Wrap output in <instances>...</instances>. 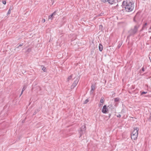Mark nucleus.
Here are the masks:
<instances>
[{
	"label": "nucleus",
	"mask_w": 151,
	"mask_h": 151,
	"mask_svg": "<svg viewBox=\"0 0 151 151\" xmlns=\"http://www.w3.org/2000/svg\"><path fill=\"white\" fill-rule=\"evenodd\" d=\"M79 81V79L76 78L74 81L73 83L71 86L72 88H73L77 85Z\"/></svg>",
	"instance_id": "423d86ee"
},
{
	"label": "nucleus",
	"mask_w": 151,
	"mask_h": 151,
	"mask_svg": "<svg viewBox=\"0 0 151 151\" xmlns=\"http://www.w3.org/2000/svg\"><path fill=\"white\" fill-rule=\"evenodd\" d=\"M149 120L151 122V113L150 114Z\"/></svg>",
	"instance_id": "5701e85b"
},
{
	"label": "nucleus",
	"mask_w": 151,
	"mask_h": 151,
	"mask_svg": "<svg viewBox=\"0 0 151 151\" xmlns=\"http://www.w3.org/2000/svg\"><path fill=\"white\" fill-rule=\"evenodd\" d=\"M56 11H55L53 13H52L51 15L49 16L48 19H51V20H52V19L53 17V16L56 14Z\"/></svg>",
	"instance_id": "1a4fd4ad"
},
{
	"label": "nucleus",
	"mask_w": 151,
	"mask_h": 151,
	"mask_svg": "<svg viewBox=\"0 0 151 151\" xmlns=\"http://www.w3.org/2000/svg\"><path fill=\"white\" fill-rule=\"evenodd\" d=\"M121 115L120 114H118L117 116V117H121Z\"/></svg>",
	"instance_id": "cd10ccee"
},
{
	"label": "nucleus",
	"mask_w": 151,
	"mask_h": 151,
	"mask_svg": "<svg viewBox=\"0 0 151 151\" xmlns=\"http://www.w3.org/2000/svg\"><path fill=\"white\" fill-rule=\"evenodd\" d=\"M111 115L110 114L109 115V117H110V116Z\"/></svg>",
	"instance_id": "c9c22d12"
},
{
	"label": "nucleus",
	"mask_w": 151,
	"mask_h": 151,
	"mask_svg": "<svg viewBox=\"0 0 151 151\" xmlns=\"http://www.w3.org/2000/svg\"><path fill=\"white\" fill-rule=\"evenodd\" d=\"M122 43H123V42L122 41L119 42V44L117 47L118 48H120L121 46L122 45Z\"/></svg>",
	"instance_id": "f8f14e48"
},
{
	"label": "nucleus",
	"mask_w": 151,
	"mask_h": 151,
	"mask_svg": "<svg viewBox=\"0 0 151 151\" xmlns=\"http://www.w3.org/2000/svg\"><path fill=\"white\" fill-rule=\"evenodd\" d=\"M147 93V92H142L141 93V95H143L144 94H146Z\"/></svg>",
	"instance_id": "4be33fe9"
},
{
	"label": "nucleus",
	"mask_w": 151,
	"mask_h": 151,
	"mask_svg": "<svg viewBox=\"0 0 151 151\" xmlns=\"http://www.w3.org/2000/svg\"><path fill=\"white\" fill-rule=\"evenodd\" d=\"M102 105H103V104H99V107H101V106H102Z\"/></svg>",
	"instance_id": "7c9ffc66"
},
{
	"label": "nucleus",
	"mask_w": 151,
	"mask_h": 151,
	"mask_svg": "<svg viewBox=\"0 0 151 151\" xmlns=\"http://www.w3.org/2000/svg\"><path fill=\"white\" fill-rule=\"evenodd\" d=\"M45 21V19H43L42 21V22L43 23H44Z\"/></svg>",
	"instance_id": "bb28decb"
},
{
	"label": "nucleus",
	"mask_w": 151,
	"mask_h": 151,
	"mask_svg": "<svg viewBox=\"0 0 151 151\" xmlns=\"http://www.w3.org/2000/svg\"><path fill=\"white\" fill-rule=\"evenodd\" d=\"M103 45L101 44H99V49L100 51H101L103 50Z\"/></svg>",
	"instance_id": "9b49d317"
},
{
	"label": "nucleus",
	"mask_w": 151,
	"mask_h": 151,
	"mask_svg": "<svg viewBox=\"0 0 151 151\" xmlns=\"http://www.w3.org/2000/svg\"><path fill=\"white\" fill-rule=\"evenodd\" d=\"M89 101V100L87 99L85 100V101H84V104H87Z\"/></svg>",
	"instance_id": "6ab92c4d"
},
{
	"label": "nucleus",
	"mask_w": 151,
	"mask_h": 151,
	"mask_svg": "<svg viewBox=\"0 0 151 151\" xmlns=\"http://www.w3.org/2000/svg\"><path fill=\"white\" fill-rule=\"evenodd\" d=\"M101 2L104 3L108 2L110 4H113L115 0H101Z\"/></svg>",
	"instance_id": "6e6552de"
},
{
	"label": "nucleus",
	"mask_w": 151,
	"mask_h": 151,
	"mask_svg": "<svg viewBox=\"0 0 151 151\" xmlns=\"http://www.w3.org/2000/svg\"><path fill=\"white\" fill-rule=\"evenodd\" d=\"M108 109H110L111 110H112L114 109V107L112 104H110L108 106Z\"/></svg>",
	"instance_id": "4468645a"
},
{
	"label": "nucleus",
	"mask_w": 151,
	"mask_h": 151,
	"mask_svg": "<svg viewBox=\"0 0 151 151\" xmlns=\"http://www.w3.org/2000/svg\"><path fill=\"white\" fill-rule=\"evenodd\" d=\"M142 71H145L143 67L142 69V70H140V72L141 73H142Z\"/></svg>",
	"instance_id": "a878e982"
},
{
	"label": "nucleus",
	"mask_w": 151,
	"mask_h": 151,
	"mask_svg": "<svg viewBox=\"0 0 151 151\" xmlns=\"http://www.w3.org/2000/svg\"><path fill=\"white\" fill-rule=\"evenodd\" d=\"M150 29H151V26L150 27Z\"/></svg>",
	"instance_id": "f704fd0d"
},
{
	"label": "nucleus",
	"mask_w": 151,
	"mask_h": 151,
	"mask_svg": "<svg viewBox=\"0 0 151 151\" xmlns=\"http://www.w3.org/2000/svg\"><path fill=\"white\" fill-rule=\"evenodd\" d=\"M54 1H53L52 0V5L53 4V3L54 2Z\"/></svg>",
	"instance_id": "473e14b6"
},
{
	"label": "nucleus",
	"mask_w": 151,
	"mask_h": 151,
	"mask_svg": "<svg viewBox=\"0 0 151 151\" xmlns=\"http://www.w3.org/2000/svg\"><path fill=\"white\" fill-rule=\"evenodd\" d=\"M141 16L139 13H137L134 17L133 20L134 22L137 23H139L141 20Z\"/></svg>",
	"instance_id": "20e7f679"
},
{
	"label": "nucleus",
	"mask_w": 151,
	"mask_h": 151,
	"mask_svg": "<svg viewBox=\"0 0 151 151\" xmlns=\"http://www.w3.org/2000/svg\"><path fill=\"white\" fill-rule=\"evenodd\" d=\"M23 45V43H21L18 46H17L16 47L17 48H18L19 47H21V46H22Z\"/></svg>",
	"instance_id": "412c9836"
},
{
	"label": "nucleus",
	"mask_w": 151,
	"mask_h": 151,
	"mask_svg": "<svg viewBox=\"0 0 151 151\" xmlns=\"http://www.w3.org/2000/svg\"><path fill=\"white\" fill-rule=\"evenodd\" d=\"M139 27V26L135 25L134 26L133 28L130 30L129 31L130 35H132L136 34L137 32Z\"/></svg>",
	"instance_id": "7ed1b4c3"
},
{
	"label": "nucleus",
	"mask_w": 151,
	"mask_h": 151,
	"mask_svg": "<svg viewBox=\"0 0 151 151\" xmlns=\"http://www.w3.org/2000/svg\"><path fill=\"white\" fill-rule=\"evenodd\" d=\"M10 13H11V10H10V8L7 14H10Z\"/></svg>",
	"instance_id": "b1692460"
},
{
	"label": "nucleus",
	"mask_w": 151,
	"mask_h": 151,
	"mask_svg": "<svg viewBox=\"0 0 151 151\" xmlns=\"http://www.w3.org/2000/svg\"><path fill=\"white\" fill-rule=\"evenodd\" d=\"M2 2H3V3L4 4H6V0H5L3 1Z\"/></svg>",
	"instance_id": "393cba45"
},
{
	"label": "nucleus",
	"mask_w": 151,
	"mask_h": 151,
	"mask_svg": "<svg viewBox=\"0 0 151 151\" xmlns=\"http://www.w3.org/2000/svg\"><path fill=\"white\" fill-rule=\"evenodd\" d=\"M114 101L115 102H117L119 101V99L118 98H115L114 99Z\"/></svg>",
	"instance_id": "f3484780"
},
{
	"label": "nucleus",
	"mask_w": 151,
	"mask_h": 151,
	"mask_svg": "<svg viewBox=\"0 0 151 151\" xmlns=\"http://www.w3.org/2000/svg\"><path fill=\"white\" fill-rule=\"evenodd\" d=\"M147 25V23H145L144 25V26H143V27H145V26H146Z\"/></svg>",
	"instance_id": "c85d7f7f"
},
{
	"label": "nucleus",
	"mask_w": 151,
	"mask_h": 151,
	"mask_svg": "<svg viewBox=\"0 0 151 151\" xmlns=\"http://www.w3.org/2000/svg\"><path fill=\"white\" fill-rule=\"evenodd\" d=\"M72 76L73 75H71L68 78V81H69V80H70L72 78Z\"/></svg>",
	"instance_id": "aec40b11"
},
{
	"label": "nucleus",
	"mask_w": 151,
	"mask_h": 151,
	"mask_svg": "<svg viewBox=\"0 0 151 151\" xmlns=\"http://www.w3.org/2000/svg\"><path fill=\"white\" fill-rule=\"evenodd\" d=\"M104 101V97H102L101 98V100H100V102L101 103H103Z\"/></svg>",
	"instance_id": "dca6fc26"
},
{
	"label": "nucleus",
	"mask_w": 151,
	"mask_h": 151,
	"mask_svg": "<svg viewBox=\"0 0 151 151\" xmlns=\"http://www.w3.org/2000/svg\"><path fill=\"white\" fill-rule=\"evenodd\" d=\"M31 48H29L28 49L27 51V52L28 53L30 52L31 51Z\"/></svg>",
	"instance_id": "a211bd4d"
},
{
	"label": "nucleus",
	"mask_w": 151,
	"mask_h": 151,
	"mask_svg": "<svg viewBox=\"0 0 151 151\" xmlns=\"http://www.w3.org/2000/svg\"><path fill=\"white\" fill-rule=\"evenodd\" d=\"M35 114H36V113H34L33 114H34V115H35Z\"/></svg>",
	"instance_id": "72a5a7b5"
},
{
	"label": "nucleus",
	"mask_w": 151,
	"mask_h": 151,
	"mask_svg": "<svg viewBox=\"0 0 151 151\" xmlns=\"http://www.w3.org/2000/svg\"><path fill=\"white\" fill-rule=\"evenodd\" d=\"M122 5L124 8V10L127 12L132 11L134 8V4L129 0H125L123 1Z\"/></svg>",
	"instance_id": "f257e3e1"
},
{
	"label": "nucleus",
	"mask_w": 151,
	"mask_h": 151,
	"mask_svg": "<svg viewBox=\"0 0 151 151\" xmlns=\"http://www.w3.org/2000/svg\"><path fill=\"white\" fill-rule=\"evenodd\" d=\"M86 130V125L84 124L83 126H82L80 128V130L79 131L80 134L79 137H81L82 134L85 132Z\"/></svg>",
	"instance_id": "39448f33"
},
{
	"label": "nucleus",
	"mask_w": 151,
	"mask_h": 151,
	"mask_svg": "<svg viewBox=\"0 0 151 151\" xmlns=\"http://www.w3.org/2000/svg\"><path fill=\"white\" fill-rule=\"evenodd\" d=\"M95 85L93 84L91 86V93H93V91L95 89Z\"/></svg>",
	"instance_id": "9d476101"
},
{
	"label": "nucleus",
	"mask_w": 151,
	"mask_h": 151,
	"mask_svg": "<svg viewBox=\"0 0 151 151\" xmlns=\"http://www.w3.org/2000/svg\"><path fill=\"white\" fill-rule=\"evenodd\" d=\"M37 87H38V88H39V90L40 91L41 90V88L40 86H38Z\"/></svg>",
	"instance_id": "2f4dec72"
},
{
	"label": "nucleus",
	"mask_w": 151,
	"mask_h": 151,
	"mask_svg": "<svg viewBox=\"0 0 151 151\" xmlns=\"http://www.w3.org/2000/svg\"><path fill=\"white\" fill-rule=\"evenodd\" d=\"M23 91V90L22 89V92H21V94H20V96L22 94V93H23V91Z\"/></svg>",
	"instance_id": "c756f323"
},
{
	"label": "nucleus",
	"mask_w": 151,
	"mask_h": 151,
	"mask_svg": "<svg viewBox=\"0 0 151 151\" xmlns=\"http://www.w3.org/2000/svg\"><path fill=\"white\" fill-rule=\"evenodd\" d=\"M27 83H25L23 86L22 90L23 91H24L27 87Z\"/></svg>",
	"instance_id": "ddd939ff"
},
{
	"label": "nucleus",
	"mask_w": 151,
	"mask_h": 151,
	"mask_svg": "<svg viewBox=\"0 0 151 151\" xmlns=\"http://www.w3.org/2000/svg\"><path fill=\"white\" fill-rule=\"evenodd\" d=\"M108 109L107 108L106 106L105 105L103 106L102 109V112L104 114H106L107 113Z\"/></svg>",
	"instance_id": "0eeeda50"
},
{
	"label": "nucleus",
	"mask_w": 151,
	"mask_h": 151,
	"mask_svg": "<svg viewBox=\"0 0 151 151\" xmlns=\"http://www.w3.org/2000/svg\"><path fill=\"white\" fill-rule=\"evenodd\" d=\"M150 61H151V60H150Z\"/></svg>",
	"instance_id": "e433bc0d"
},
{
	"label": "nucleus",
	"mask_w": 151,
	"mask_h": 151,
	"mask_svg": "<svg viewBox=\"0 0 151 151\" xmlns=\"http://www.w3.org/2000/svg\"><path fill=\"white\" fill-rule=\"evenodd\" d=\"M134 129L132 133L131 138L132 139L135 140L137 138L138 134L139 128L136 127L134 128Z\"/></svg>",
	"instance_id": "f03ea898"
},
{
	"label": "nucleus",
	"mask_w": 151,
	"mask_h": 151,
	"mask_svg": "<svg viewBox=\"0 0 151 151\" xmlns=\"http://www.w3.org/2000/svg\"><path fill=\"white\" fill-rule=\"evenodd\" d=\"M42 69L44 72L46 71V68L43 65L42 66Z\"/></svg>",
	"instance_id": "2eb2a0df"
}]
</instances>
